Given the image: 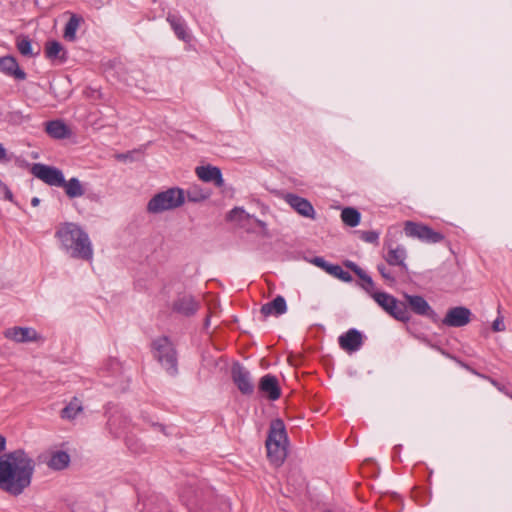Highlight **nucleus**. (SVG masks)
I'll list each match as a JSON object with an SVG mask.
<instances>
[{"label": "nucleus", "instance_id": "1", "mask_svg": "<svg viewBox=\"0 0 512 512\" xmlns=\"http://www.w3.org/2000/svg\"><path fill=\"white\" fill-rule=\"evenodd\" d=\"M33 459L22 449L0 457V489L17 496L30 484L34 473Z\"/></svg>", "mask_w": 512, "mask_h": 512}, {"label": "nucleus", "instance_id": "2", "mask_svg": "<svg viewBox=\"0 0 512 512\" xmlns=\"http://www.w3.org/2000/svg\"><path fill=\"white\" fill-rule=\"evenodd\" d=\"M55 238L60 250L70 258L91 262L94 249L88 233L77 223L65 222L58 225Z\"/></svg>", "mask_w": 512, "mask_h": 512}, {"label": "nucleus", "instance_id": "3", "mask_svg": "<svg viewBox=\"0 0 512 512\" xmlns=\"http://www.w3.org/2000/svg\"><path fill=\"white\" fill-rule=\"evenodd\" d=\"M288 437L283 421L276 419L271 423L266 440L267 456L275 465H281L287 456Z\"/></svg>", "mask_w": 512, "mask_h": 512}, {"label": "nucleus", "instance_id": "4", "mask_svg": "<svg viewBox=\"0 0 512 512\" xmlns=\"http://www.w3.org/2000/svg\"><path fill=\"white\" fill-rule=\"evenodd\" d=\"M185 202L184 191L180 188H169L165 191L155 194L147 204V211L151 214H160L162 212L173 210Z\"/></svg>", "mask_w": 512, "mask_h": 512}, {"label": "nucleus", "instance_id": "5", "mask_svg": "<svg viewBox=\"0 0 512 512\" xmlns=\"http://www.w3.org/2000/svg\"><path fill=\"white\" fill-rule=\"evenodd\" d=\"M153 356L170 375H176L177 354L176 350L167 337H160L153 341Z\"/></svg>", "mask_w": 512, "mask_h": 512}, {"label": "nucleus", "instance_id": "6", "mask_svg": "<svg viewBox=\"0 0 512 512\" xmlns=\"http://www.w3.org/2000/svg\"><path fill=\"white\" fill-rule=\"evenodd\" d=\"M132 422L129 416L122 410H116L111 413L108 417L107 421V429L110 435L113 438H123L128 446V448L134 452H137V449H134L130 443L128 434L132 430Z\"/></svg>", "mask_w": 512, "mask_h": 512}, {"label": "nucleus", "instance_id": "7", "mask_svg": "<svg viewBox=\"0 0 512 512\" xmlns=\"http://www.w3.org/2000/svg\"><path fill=\"white\" fill-rule=\"evenodd\" d=\"M374 301L389 315L396 320L407 322L410 319L407 307L404 303L399 302L394 296L380 292L374 295Z\"/></svg>", "mask_w": 512, "mask_h": 512}, {"label": "nucleus", "instance_id": "8", "mask_svg": "<svg viewBox=\"0 0 512 512\" xmlns=\"http://www.w3.org/2000/svg\"><path fill=\"white\" fill-rule=\"evenodd\" d=\"M404 232L406 236L416 238L425 243L435 244L444 240L442 233L434 231L427 225L413 221L405 223Z\"/></svg>", "mask_w": 512, "mask_h": 512}, {"label": "nucleus", "instance_id": "9", "mask_svg": "<svg viewBox=\"0 0 512 512\" xmlns=\"http://www.w3.org/2000/svg\"><path fill=\"white\" fill-rule=\"evenodd\" d=\"M31 173L50 186L60 187L64 184V175L62 171L56 167L35 163L31 168Z\"/></svg>", "mask_w": 512, "mask_h": 512}, {"label": "nucleus", "instance_id": "10", "mask_svg": "<svg viewBox=\"0 0 512 512\" xmlns=\"http://www.w3.org/2000/svg\"><path fill=\"white\" fill-rule=\"evenodd\" d=\"M231 373L233 382L242 394L250 395L253 393L254 384L250 372L245 367L236 363L233 365Z\"/></svg>", "mask_w": 512, "mask_h": 512}, {"label": "nucleus", "instance_id": "11", "mask_svg": "<svg viewBox=\"0 0 512 512\" xmlns=\"http://www.w3.org/2000/svg\"><path fill=\"white\" fill-rule=\"evenodd\" d=\"M199 307L200 301L188 293L179 294L172 304V310L184 316L195 314Z\"/></svg>", "mask_w": 512, "mask_h": 512}, {"label": "nucleus", "instance_id": "12", "mask_svg": "<svg viewBox=\"0 0 512 512\" xmlns=\"http://www.w3.org/2000/svg\"><path fill=\"white\" fill-rule=\"evenodd\" d=\"M471 315V311L466 307H454L447 311L442 323L448 327H463L470 322Z\"/></svg>", "mask_w": 512, "mask_h": 512}, {"label": "nucleus", "instance_id": "13", "mask_svg": "<svg viewBox=\"0 0 512 512\" xmlns=\"http://www.w3.org/2000/svg\"><path fill=\"white\" fill-rule=\"evenodd\" d=\"M4 336L16 343L36 342L41 339L38 332L32 327H12L4 332Z\"/></svg>", "mask_w": 512, "mask_h": 512}, {"label": "nucleus", "instance_id": "14", "mask_svg": "<svg viewBox=\"0 0 512 512\" xmlns=\"http://www.w3.org/2000/svg\"><path fill=\"white\" fill-rule=\"evenodd\" d=\"M284 200L301 216L309 219L316 218L315 209L307 199L293 193H288L284 196Z\"/></svg>", "mask_w": 512, "mask_h": 512}, {"label": "nucleus", "instance_id": "15", "mask_svg": "<svg viewBox=\"0 0 512 512\" xmlns=\"http://www.w3.org/2000/svg\"><path fill=\"white\" fill-rule=\"evenodd\" d=\"M339 346L348 353L358 351L363 345V338L360 331L355 328L349 329L347 332L338 337Z\"/></svg>", "mask_w": 512, "mask_h": 512}, {"label": "nucleus", "instance_id": "16", "mask_svg": "<svg viewBox=\"0 0 512 512\" xmlns=\"http://www.w3.org/2000/svg\"><path fill=\"white\" fill-rule=\"evenodd\" d=\"M403 296L406 299L407 303L409 304V307L415 314L427 316L430 318L436 317L435 311L431 308L429 303L422 296L410 295L407 293H404Z\"/></svg>", "mask_w": 512, "mask_h": 512}, {"label": "nucleus", "instance_id": "17", "mask_svg": "<svg viewBox=\"0 0 512 512\" xmlns=\"http://www.w3.org/2000/svg\"><path fill=\"white\" fill-rule=\"evenodd\" d=\"M407 258V251L404 246H388V252L385 255V260L389 265L398 266L404 272H407L408 268L405 263Z\"/></svg>", "mask_w": 512, "mask_h": 512}, {"label": "nucleus", "instance_id": "18", "mask_svg": "<svg viewBox=\"0 0 512 512\" xmlns=\"http://www.w3.org/2000/svg\"><path fill=\"white\" fill-rule=\"evenodd\" d=\"M196 174L204 182H213L217 187L224 185L221 170L215 166H199L196 168Z\"/></svg>", "mask_w": 512, "mask_h": 512}, {"label": "nucleus", "instance_id": "19", "mask_svg": "<svg viewBox=\"0 0 512 512\" xmlns=\"http://www.w3.org/2000/svg\"><path fill=\"white\" fill-rule=\"evenodd\" d=\"M0 71L17 80H24L26 78V73L20 69L16 59L12 56L0 58Z\"/></svg>", "mask_w": 512, "mask_h": 512}, {"label": "nucleus", "instance_id": "20", "mask_svg": "<svg viewBox=\"0 0 512 512\" xmlns=\"http://www.w3.org/2000/svg\"><path fill=\"white\" fill-rule=\"evenodd\" d=\"M259 389L261 392L265 393L270 400L274 401L280 397L278 380L273 375H264L260 380Z\"/></svg>", "mask_w": 512, "mask_h": 512}, {"label": "nucleus", "instance_id": "21", "mask_svg": "<svg viewBox=\"0 0 512 512\" xmlns=\"http://www.w3.org/2000/svg\"><path fill=\"white\" fill-rule=\"evenodd\" d=\"M287 311L286 300L282 296H277L272 301L261 307V313L265 316H280Z\"/></svg>", "mask_w": 512, "mask_h": 512}, {"label": "nucleus", "instance_id": "22", "mask_svg": "<svg viewBox=\"0 0 512 512\" xmlns=\"http://www.w3.org/2000/svg\"><path fill=\"white\" fill-rule=\"evenodd\" d=\"M46 132L55 139H65L71 134L69 127L60 120L48 121L46 123Z\"/></svg>", "mask_w": 512, "mask_h": 512}, {"label": "nucleus", "instance_id": "23", "mask_svg": "<svg viewBox=\"0 0 512 512\" xmlns=\"http://www.w3.org/2000/svg\"><path fill=\"white\" fill-rule=\"evenodd\" d=\"M228 219L232 222H234L236 225H238L240 228H248L249 221L254 220V215L248 213L244 208L242 207H235L233 208L229 214Z\"/></svg>", "mask_w": 512, "mask_h": 512}, {"label": "nucleus", "instance_id": "24", "mask_svg": "<svg viewBox=\"0 0 512 512\" xmlns=\"http://www.w3.org/2000/svg\"><path fill=\"white\" fill-rule=\"evenodd\" d=\"M254 220L249 221L248 228H243L247 233L255 234L264 238L271 237V233L269 231L268 223L263 220L259 219L254 215Z\"/></svg>", "mask_w": 512, "mask_h": 512}, {"label": "nucleus", "instance_id": "25", "mask_svg": "<svg viewBox=\"0 0 512 512\" xmlns=\"http://www.w3.org/2000/svg\"><path fill=\"white\" fill-rule=\"evenodd\" d=\"M167 21L170 23L177 37L183 41H189L190 34L187 31L185 21L176 15H168Z\"/></svg>", "mask_w": 512, "mask_h": 512}, {"label": "nucleus", "instance_id": "26", "mask_svg": "<svg viewBox=\"0 0 512 512\" xmlns=\"http://www.w3.org/2000/svg\"><path fill=\"white\" fill-rule=\"evenodd\" d=\"M45 54L51 60L65 62L67 59L64 47L58 41H50L46 44Z\"/></svg>", "mask_w": 512, "mask_h": 512}, {"label": "nucleus", "instance_id": "27", "mask_svg": "<svg viewBox=\"0 0 512 512\" xmlns=\"http://www.w3.org/2000/svg\"><path fill=\"white\" fill-rule=\"evenodd\" d=\"M83 18L77 14H72L69 21L66 23L64 28V37L69 41L76 39V32L79 29Z\"/></svg>", "mask_w": 512, "mask_h": 512}, {"label": "nucleus", "instance_id": "28", "mask_svg": "<svg viewBox=\"0 0 512 512\" xmlns=\"http://www.w3.org/2000/svg\"><path fill=\"white\" fill-rule=\"evenodd\" d=\"M61 187H64L65 193L70 198L81 197L84 194L81 182L77 178H71L68 181L64 180V184Z\"/></svg>", "mask_w": 512, "mask_h": 512}, {"label": "nucleus", "instance_id": "29", "mask_svg": "<svg viewBox=\"0 0 512 512\" xmlns=\"http://www.w3.org/2000/svg\"><path fill=\"white\" fill-rule=\"evenodd\" d=\"M211 195V191L203 189L198 185H194L187 190V198L190 202H201L208 199Z\"/></svg>", "mask_w": 512, "mask_h": 512}, {"label": "nucleus", "instance_id": "30", "mask_svg": "<svg viewBox=\"0 0 512 512\" xmlns=\"http://www.w3.org/2000/svg\"><path fill=\"white\" fill-rule=\"evenodd\" d=\"M69 462L70 457L68 453L64 451H58L51 456L49 460V466L55 470H61L67 467Z\"/></svg>", "mask_w": 512, "mask_h": 512}, {"label": "nucleus", "instance_id": "31", "mask_svg": "<svg viewBox=\"0 0 512 512\" xmlns=\"http://www.w3.org/2000/svg\"><path fill=\"white\" fill-rule=\"evenodd\" d=\"M341 219L344 224L356 227L360 223L361 215L355 208H344L341 212Z\"/></svg>", "mask_w": 512, "mask_h": 512}, {"label": "nucleus", "instance_id": "32", "mask_svg": "<svg viewBox=\"0 0 512 512\" xmlns=\"http://www.w3.org/2000/svg\"><path fill=\"white\" fill-rule=\"evenodd\" d=\"M82 411V406L77 399L71 401L66 407L62 409L61 417L63 419L72 420Z\"/></svg>", "mask_w": 512, "mask_h": 512}, {"label": "nucleus", "instance_id": "33", "mask_svg": "<svg viewBox=\"0 0 512 512\" xmlns=\"http://www.w3.org/2000/svg\"><path fill=\"white\" fill-rule=\"evenodd\" d=\"M329 274L340 279L343 282H351L353 280L351 274L345 271L340 265L332 264Z\"/></svg>", "mask_w": 512, "mask_h": 512}, {"label": "nucleus", "instance_id": "34", "mask_svg": "<svg viewBox=\"0 0 512 512\" xmlns=\"http://www.w3.org/2000/svg\"><path fill=\"white\" fill-rule=\"evenodd\" d=\"M362 281L361 287L372 297L377 293H380L376 290L375 283L373 279L365 272L362 276L359 277Z\"/></svg>", "mask_w": 512, "mask_h": 512}, {"label": "nucleus", "instance_id": "35", "mask_svg": "<svg viewBox=\"0 0 512 512\" xmlns=\"http://www.w3.org/2000/svg\"><path fill=\"white\" fill-rule=\"evenodd\" d=\"M17 49L23 56H32L33 54L31 41L27 37L17 41Z\"/></svg>", "mask_w": 512, "mask_h": 512}, {"label": "nucleus", "instance_id": "36", "mask_svg": "<svg viewBox=\"0 0 512 512\" xmlns=\"http://www.w3.org/2000/svg\"><path fill=\"white\" fill-rule=\"evenodd\" d=\"M103 369L112 375H117L121 371V364L117 359H110L104 364Z\"/></svg>", "mask_w": 512, "mask_h": 512}, {"label": "nucleus", "instance_id": "37", "mask_svg": "<svg viewBox=\"0 0 512 512\" xmlns=\"http://www.w3.org/2000/svg\"><path fill=\"white\" fill-rule=\"evenodd\" d=\"M377 269L381 276L388 282L390 286L395 284V276L393 273L383 264H379Z\"/></svg>", "mask_w": 512, "mask_h": 512}, {"label": "nucleus", "instance_id": "38", "mask_svg": "<svg viewBox=\"0 0 512 512\" xmlns=\"http://www.w3.org/2000/svg\"><path fill=\"white\" fill-rule=\"evenodd\" d=\"M310 263L315 266L323 269L325 272L329 274L330 267H332L331 263H328L323 257H314L310 260Z\"/></svg>", "mask_w": 512, "mask_h": 512}, {"label": "nucleus", "instance_id": "39", "mask_svg": "<svg viewBox=\"0 0 512 512\" xmlns=\"http://www.w3.org/2000/svg\"><path fill=\"white\" fill-rule=\"evenodd\" d=\"M380 234L376 231H364L361 234V239L367 243H378Z\"/></svg>", "mask_w": 512, "mask_h": 512}, {"label": "nucleus", "instance_id": "40", "mask_svg": "<svg viewBox=\"0 0 512 512\" xmlns=\"http://www.w3.org/2000/svg\"><path fill=\"white\" fill-rule=\"evenodd\" d=\"M0 194H3L5 200L13 202L14 196L11 190L8 188L6 184L0 181Z\"/></svg>", "mask_w": 512, "mask_h": 512}, {"label": "nucleus", "instance_id": "41", "mask_svg": "<svg viewBox=\"0 0 512 512\" xmlns=\"http://www.w3.org/2000/svg\"><path fill=\"white\" fill-rule=\"evenodd\" d=\"M346 266L350 268L358 277L362 276L365 271L362 270L357 264L354 262H347Z\"/></svg>", "mask_w": 512, "mask_h": 512}, {"label": "nucleus", "instance_id": "42", "mask_svg": "<svg viewBox=\"0 0 512 512\" xmlns=\"http://www.w3.org/2000/svg\"><path fill=\"white\" fill-rule=\"evenodd\" d=\"M504 328H505V326H504V322H503L502 318L498 317L493 321V330L494 331H502V330H504Z\"/></svg>", "mask_w": 512, "mask_h": 512}, {"label": "nucleus", "instance_id": "43", "mask_svg": "<svg viewBox=\"0 0 512 512\" xmlns=\"http://www.w3.org/2000/svg\"><path fill=\"white\" fill-rule=\"evenodd\" d=\"M7 161H9V158L7 157V150L0 143V162H7Z\"/></svg>", "mask_w": 512, "mask_h": 512}, {"label": "nucleus", "instance_id": "44", "mask_svg": "<svg viewBox=\"0 0 512 512\" xmlns=\"http://www.w3.org/2000/svg\"><path fill=\"white\" fill-rule=\"evenodd\" d=\"M5 447H6V439L4 436L0 435V454L2 453V451L5 450Z\"/></svg>", "mask_w": 512, "mask_h": 512}, {"label": "nucleus", "instance_id": "45", "mask_svg": "<svg viewBox=\"0 0 512 512\" xmlns=\"http://www.w3.org/2000/svg\"><path fill=\"white\" fill-rule=\"evenodd\" d=\"M116 158L120 161H126L130 158L129 154H118L116 155Z\"/></svg>", "mask_w": 512, "mask_h": 512}, {"label": "nucleus", "instance_id": "46", "mask_svg": "<svg viewBox=\"0 0 512 512\" xmlns=\"http://www.w3.org/2000/svg\"><path fill=\"white\" fill-rule=\"evenodd\" d=\"M39 203H40V199L38 197L32 198V200H31L32 206L36 207L39 205Z\"/></svg>", "mask_w": 512, "mask_h": 512}, {"label": "nucleus", "instance_id": "47", "mask_svg": "<svg viewBox=\"0 0 512 512\" xmlns=\"http://www.w3.org/2000/svg\"><path fill=\"white\" fill-rule=\"evenodd\" d=\"M154 426H155L156 428H158V429H159L161 432H163L164 434H167V432H166V428H165L163 425H161V424H155Z\"/></svg>", "mask_w": 512, "mask_h": 512}, {"label": "nucleus", "instance_id": "48", "mask_svg": "<svg viewBox=\"0 0 512 512\" xmlns=\"http://www.w3.org/2000/svg\"><path fill=\"white\" fill-rule=\"evenodd\" d=\"M269 212V208L265 205H263L261 207V214L264 216L265 214H267Z\"/></svg>", "mask_w": 512, "mask_h": 512}]
</instances>
